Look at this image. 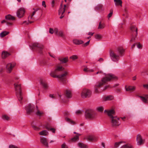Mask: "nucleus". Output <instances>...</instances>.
Returning a JSON list of instances; mask_svg holds the SVG:
<instances>
[{"label": "nucleus", "instance_id": "nucleus-5", "mask_svg": "<svg viewBox=\"0 0 148 148\" xmlns=\"http://www.w3.org/2000/svg\"><path fill=\"white\" fill-rule=\"evenodd\" d=\"M30 47H31L32 49H36L40 53H42V51L43 48L42 45L37 43H33L32 45H30Z\"/></svg>", "mask_w": 148, "mask_h": 148}, {"label": "nucleus", "instance_id": "nucleus-57", "mask_svg": "<svg viewBox=\"0 0 148 148\" xmlns=\"http://www.w3.org/2000/svg\"><path fill=\"white\" fill-rule=\"evenodd\" d=\"M76 113L77 114H79L82 113V112L80 110H78L76 112Z\"/></svg>", "mask_w": 148, "mask_h": 148}, {"label": "nucleus", "instance_id": "nucleus-41", "mask_svg": "<svg viewBox=\"0 0 148 148\" xmlns=\"http://www.w3.org/2000/svg\"><path fill=\"white\" fill-rule=\"evenodd\" d=\"M113 99V97L112 96H108L105 98V100H111Z\"/></svg>", "mask_w": 148, "mask_h": 148}, {"label": "nucleus", "instance_id": "nucleus-62", "mask_svg": "<svg viewBox=\"0 0 148 148\" xmlns=\"http://www.w3.org/2000/svg\"><path fill=\"white\" fill-rule=\"evenodd\" d=\"M49 97H50L52 98H55V97L53 95L50 94L49 95Z\"/></svg>", "mask_w": 148, "mask_h": 148}, {"label": "nucleus", "instance_id": "nucleus-36", "mask_svg": "<svg viewBox=\"0 0 148 148\" xmlns=\"http://www.w3.org/2000/svg\"><path fill=\"white\" fill-rule=\"evenodd\" d=\"M65 120L66 121L70 123L71 124H75V123L74 121H72L70 119L67 117L65 118Z\"/></svg>", "mask_w": 148, "mask_h": 148}, {"label": "nucleus", "instance_id": "nucleus-28", "mask_svg": "<svg viewBox=\"0 0 148 148\" xmlns=\"http://www.w3.org/2000/svg\"><path fill=\"white\" fill-rule=\"evenodd\" d=\"M60 61L62 62L63 63H66L68 61V57H65L64 58H60L59 59Z\"/></svg>", "mask_w": 148, "mask_h": 148}, {"label": "nucleus", "instance_id": "nucleus-53", "mask_svg": "<svg viewBox=\"0 0 148 148\" xmlns=\"http://www.w3.org/2000/svg\"><path fill=\"white\" fill-rule=\"evenodd\" d=\"M84 66L85 67L83 70L84 71L86 72H88L89 69L87 67V66Z\"/></svg>", "mask_w": 148, "mask_h": 148}, {"label": "nucleus", "instance_id": "nucleus-48", "mask_svg": "<svg viewBox=\"0 0 148 148\" xmlns=\"http://www.w3.org/2000/svg\"><path fill=\"white\" fill-rule=\"evenodd\" d=\"M62 148H68L67 146L65 143H63L61 145Z\"/></svg>", "mask_w": 148, "mask_h": 148}, {"label": "nucleus", "instance_id": "nucleus-4", "mask_svg": "<svg viewBox=\"0 0 148 148\" xmlns=\"http://www.w3.org/2000/svg\"><path fill=\"white\" fill-rule=\"evenodd\" d=\"M68 73L66 71H64V73L60 75L53 76V77L54 78H58L60 79L61 82L64 84L66 83V77L68 75Z\"/></svg>", "mask_w": 148, "mask_h": 148}, {"label": "nucleus", "instance_id": "nucleus-2", "mask_svg": "<svg viewBox=\"0 0 148 148\" xmlns=\"http://www.w3.org/2000/svg\"><path fill=\"white\" fill-rule=\"evenodd\" d=\"M124 52V50L122 47H118L115 51L110 50V57L113 61L117 62L120 59L119 55L117 53H119L120 56H122Z\"/></svg>", "mask_w": 148, "mask_h": 148}, {"label": "nucleus", "instance_id": "nucleus-16", "mask_svg": "<svg viewBox=\"0 0 148 148\" xmlns=\"http://www.w3.org/2000/svg\"><path fill=\"white\" fill-rule=\"evenodd\" d=\"M25 11L23 8H20L17 12V16L19 18L22 17L24 15Z\"/></svg>", "mask_w": 148, "mask_h": 148}, {"label": "nucleus", "instance_id": "nucleus-6", "mask_svg": "<svg viewBox=\"0 0 148 148\" xmlns=\"http://www.w3.org/2000/svg\"><path fill=\"white\" fill-rule=\"evenodd\" d=\"M96 114L93 110H87L85 113L86 118L92 119L95 118Z\"/></svg>", "mask_w": 148, "mask_h": 148}, {"label": "nucleus", "instance_id": "nucleus-21", "mask_svg": "<svg viewBox=\"0 0 148 148\" xmlns=\"http://www.w3.org/2000/svg\"><path fill=\"white\" fill-rule=\"evenodd\" d=\"M136 89L135 86H129L127 87H125L126 90L127 91L132 92L135 90Z\"/></svg>", "mask_w": 148, "mask_h": 148}, {"label": "nucleus", "instance_id": "nucleus-12", "mask_svg": "<svg viewBox=\"0 0 148 148\" xmlns=\"http://www.w3.org/2000/svg\"><path fill=\"white\" fill-rule=\"evenodd\" d=\"M15 65L16 64L14 63H9L8 64L6 67L7 72L10 73Z\"/></svg>", "mask_w": 148, "mask_h": 148}, {"label": "nucleus", "instance_id": "nucleus-13", "mask_svg": "<svg viewBox=\"0 0 148 148\" xmlns=\"http://www.w3.org/2000/svg\"><path fill=\"white\" fill-rule=\"evenodd\" d=\"M136 140L137 144L139 145H143L145 142V140L142 139L141 135L139 134L137 135Z\"/></svg>", "mask_w": 148, "mask_h": 148}, {"label": "nucleus", "instance_id": "nucleus-52", "mask_svg": "<svg viewBox=\"0 0 148 148\" xmlns=\"http://www.w3.org/2000/svg\"><path fill=\"white\" fill-rule=\"evenodd\" d=\"M32 127L34 129L38 131L40 130V128L39 127L35 126H33Z\"/></svg>", "mask_w": 148, "mask_h": 148}, {"label": "nucleus", "instance_id": "nucleus-45", "mask_svg": "<svg viewBox=\"0 0 148 148\" xmlns=\"http://www.w3.org/2000/svg\"><path fill=\"white\" fill-rule=\"evenodd\" d=\"M87 139L90 141L93 142L92 136H89L87 137Z\"/></svg>", "mask_w": 148, "mask_h": 148}, {"label": "nucleus", "instance_id": "nucleus-15", "mask_svg": "<svg viewBox=\"0 0 148 148\" xmlns=\"http://www.w3.org/2000/svg\"><path fill=\"white\" fill-rule=\"evenodd\" d=\"M40 141L45 147L47 148L49 147V144L47 138L43 137H41Z\"/></svg>", "mask_w": 148, "mask_h": 148}, {"label": "nucleus", "instance_id": "nucleus-25", "mask_svg": "<svg viewBox=\"0 0 148 148\" xmlns=\"http://www.w3.org/2000/svg\"><path fill=\"white\" fill-rule=\"evenodd\" d=\"M120 148H134L133 146L130 144H127L121 146Z\"/></svg>", "mask_w": 148, "mask_h": 148}, {"label": "nucleus", "instance_id": "nucleus-30", "mask_svg": "<svg viewBox=\"0 0 148 148\" xmlns=\"http://www.w3.org/2000/svg\"><path fill=\"white\" fill-rule=\"evenodd\" d=\"M125 142L124 141H120L119 142H116L114 145V147L115 148H117L119 145L122 143L125 144Z\"/></svg>", "mask_w": 148, "mask_h": 148}, {"label": "nucleus", "instance_id": "nucleus-46", "mask_svg": "<svg viewBox=\"0 0 148 148\" xmlns=\"http://www.w3.org/2000/svg\"><path fill=\"white\" fill-rule=\"evenodd\" d=\"M28 20L29 19H28ZM30 20H28V21H24V22H23V23H25L26 24H28L29 23H32L34 22V21H30Z\"/></svg>", "mask_w": 148, "mask_h": 148}, {"label": "nucleus", "instance_id": "nucleus-29", "mask_svg": "<svg viewBox=\"0 0 148 148\" xmlns=\"http://www.w3.org/2000/svg\"><path fill=\"white\" fill-rule=\"evenodd\" d=\"M39 134L41 135L46 136L48 134V132L46 130H43L39 133Z\"/></svg>", "mask_w": 148, "mask_h": 148}, {"label": "nucleus", "instance_id": "nucleus-8", "mask_svg": "<svg viewBox=\"0 0 148 148\" xmlns=\"http://www.w3.org/2000/svg\"><path fill=\"white\" fill-rule=\"evenodd\" d=\"M119 118L116 116H114L110 119L112 126V127H116L119 126L120 124L119 122Z\"/></svg>", "mask_w": 148, "mask_h": 148}, {"label": "nucleus", "instance_id": "nucleus-64", "mask_svg": "<svg viewBox=\"0 0 148 148\" xmlns=\"http://www.w3.org/2000/svg\"><path fill=\"white\" fill-rule=\"evenodd\" d=\"M98 6L99 7V8L98 7H96V9H97V10H99V8H101L102 7V6L101 5H99Z\"/></svg>", "mask_w": 148, "mask_h": 148}, {"label": "nucleus", "instance_id": "nucleus-61", "mask_svg": "<svg viewBox=\"0 0 148 148\" xmlns=\"http://www.w3.org/2000/svg\"><path fill=\"white\" fill-rule=\"evenodd\" d=\"M143 86L144 88L148 89V84H144L143 85Z\"/></svg>", "mask_w": 148, "mask_h": 148}, {"label": "nucleus", "instance_id": "nucleus-32", "mask_svg": "<svg viewBox=\"0 0 148 148\" xmlns=\"http://www.w3.org/2000/svg\"><path fill=\"white\" fill-rule=\"evenodd\" d=\"M78 146L81 148H87V145L81 143H79L78 144Z\"/></svg>", "mask_w": 148, "mask_h": 148}, {"label": "nucleus", "instance_id": "nucleus-14", "mask_svg": "<svg viewBox=\"0 0 148 148\" xmlns=\"http://www.w3.org/2000/svg\"><path fill=\"white\" fill-rule=\"evenodd\" d=\"M39 82L40 85L43 87L45 90H46L48 88V85L46 81L43 79L40 78Z\"/></svg>", "mask_w": 148, "mask_h": 148}, {"label": "nucleus", "instance_id": "nucleus-24", "mask_svg": "<svg viewBox=\"0 0 148 148\" xmlns=\"http://www.w3.org/2000/svg\"><path fill=\"white\" fill-rule=\"evenodd\" d=\"M80 135V134L77 133V135H76L73 138H72L70 140V141L75 142L77 140H78L79 139V136Z\"/></svg>", "mask_w": 148, "mask_h": 148}, {"label": "nucleus", "instance_id": "nucleus-42", "mask_svg": "<svg viewBox=\"0 0 148 148\" xmlns=\"http://www.w3.org/2000/svg\"><path fill=\"white\" fill-rule=\"evenodd\" d=\"M70 58L72 59L73 60H74L78 58V57L76 55H74L70 57Z\"/></svg>", "mask_w": 148, "mask_h": 148}, {"label": "nucleus", "instance_id": "nucleus-27", "mask_svg": "<svg viewBox=\"0 0 148 148\" xmlns=\"http://www.w3.org/2000/svg\"><path fill=\"white\" fill-rule=\"evenodd\" d=\"M73 43L75 44L79 45L82 44L84 42L81 40L75 39L73 40Z\"/></svg>", "mask_w": 148, "mask_h": 148}, {"label": "nucleus", "instance_id": "nucleus-26", "mask_svg": "<svg viewBox=\"0 0 148 148\" xmlns=\"http://www.w3.org/2000/svg\"><path fill=\"white\" fill-rule=\"evenodd\" d=\"M114 1L116 6H120L122 7V2L121 0H114Z\"/></svg>", "mask_w": 148, "mask_h": 148}, {"label": "nucleus", "instance_id": "nucleus-37", "mask_svg": "<svg viewBox=\"0 0 148 148\" xmlns=\"http://www.w3.org/2000/svg\"><path fill=\"white\" fill-rule=\"evenodd\" d=\"M44 113L42 111H40L39 110H38L36 112V114L39 116H40L42 115Z\"/></svg>", "mask_w": 148, "mask_h": 148}, {"label": "nucleus", "instance_id": "nucleus-17", "mask_svg": "<svg viewBox=\"0 0 148 148\" xmlns=\"http://www.w3.org/2000/svg\"><path fill=\"white\" fill-rule=\"evenodd\" d=\"M104 112L106 113L110 119L114 117V111L113 110H105Z\"/></svg>", "mask_w": 148, "mask_h": 148}, {"label": "nucleus", "instance_id": "nucleus-49", "mask_svg": "<svg viewBox=\"0 0 148 148\" xmlns=\"http://www.w3.org/2000/svg\"><path fill=\"white\" fill-rule=\"evenodd\" d=\"M137 47L139 49H141L142 48L143 46L141 45L140 42H138L137 45Z\"/></svg>", "mask_w": 148, "mask_h": 148}, {"label": "nucleus", "instance_id": "nucleus-22", "mask_svg": "<svg viewBox=\"0 0 148 148\" xmlns=\"http://www.w3.org/2000/svg\"><path fill=\"white\" fill-rule=\"evenodd\" d=\"M65 97L68 98H70L72 96L71 92L69 90H67L64 93Z\"/></svg>", "mask_w": 148, "mask_h": 148}, {"label": "nucleus", "instance_id": "nucleus-31", "mask_svg": "<svg viewBox=\"0 0 148 148\" xmlns=\"http://www.w3.org/2000/svg\"><path fill=\"white\" fill-rule=\"evenodd\" d=\"M6 23L7 25L9 26H11L13 24V23L12 22H9L8 21H7L6 20H3L1 22L2 23Z\"/></svg>", "mask_w": 148, "mask_h": 148}, {"label": "nucleus", "instance_id": "nucleus-38", "mask_svg": "<svg viewBox=\"0 0 148 148\" xmlns=\"http://www.w3.org/2000/svg\"><path fill=\"white\" fill-rule=\"evenodd\" d=\"M105 27L104 24H101V22H100L99 23V25L98 27V29H102Z\"/></svg>", "mask_w": 148, "mask_h": 148}, {"label": "nucleus", "instance_id": "nucleus-10", "mask_svg": "<svg viewBox=\"0 0 148 148\" xmlns=\"http://www.w3.org/2000/svg\"><path fill=\"white\" fill-rule=\"evenodd\" d=\"M54 33L55 34L57 35L58 36L65 38V36L63 32L61 30H59L57 28H55L54 29Z\"/></svg>", "mask_w": 148, "mask_h": 148}, {"label": "nucleus", "instance_id": "nucleus-35", "mask_svg": "<svg viewBox=\"0 0 148 148\" xmlns=\"http://www.w3.org/2000/svg\"><path fill=\"white\" fill-rule=\"evenodd\" d=\"M138 97H140L141 100L145 103H147V99H146V97H145L143 96H138Z\"/></svg>", "mask_w": 148, "mask_h": 148}, {"label": "nucleus", "instance_id": "nucleus-63", "mask_svg": "<svg viewBox=\"0 0 148 148\" xmlns=\"http://www.w3.org/2000/svg\"><path fill=\"white\" fill-rule=\"evenodd\" d=\"M103 58H100L98 60L99 62H103Z\"/></svg>", "mask_w": 148, "mask_h": 148}, {"label": "nucleus", "instance_id": "nucleus-3", "mask_svg": "<svg viewBox=\"0 0 148 148\" xmlns=\"http://www.w3.org/2000/svg\"><path fill=\"white\" fill-rule=\"evenodd\" d=\"M16 93L19 101L21 103V101L23 99V97L22 95V91L21 84L19 83H15L14 84Z\"/></svg>", "mask_w": 148, "mask_h": 148}, {"label": "nucleus", "instance_id": "nucleus-1", "mask_svg": "<svg viewBox=\"0 0 148 148\" xmlns=\"http://www.w3.org/2000/svg\"><path fill=\"white\" fill-rule=\"evenodd\" d=\"M117 77L114 75L112 74H108L106 75L105 77H103L101 81L97 83L95 86V92L96 93L99 92L98 89L101 87L107 82L111 80L115 79Z\"/></svg>", "mask_w": 148, "mask_h": 148}, {"label": "nucleus", "instance_id": "nucleus-7", "mask_svg": "<svg viewBox=\"0 0 148 148\" xmlns=\"http://www.w3.org/2000/svg\"><path fill=\"white\" fill-rule=\"evenodd\" d=\"M92 94L91 91L88 89H84L82 91L81 96L82 98H88L90 97Z\"/></svg>", "mask_w": 148, "mask_h": 148}, {"label": "nucleus", "instance_id": "nucleus-43", "mask_svg": "<svg viewBox=\"0 0 148 148\" xmlns=\"http://www.w3.org/2000/svg\"><path fill=\"white\" fill-rule=\"evenodd\" d=\"M97 110L99 112H102L103 110V108L102 106L98 107L97 108Z\"/></svg>", "mask_w": 148, "mask_h": 148}, {"label": "nucleus", "instance_id": "nucleus-40", "mask_svg": "<svg viewBox=\"0 0 148 148\" xmlns=\"http://www.w3.org/2000/svg\"><path fill=\"white\" fill-rule=\"evenodd\" d=\"M2 118L3 119L8 121L9 120L10 117L6 115H4L2 116Z\"/></svg>", "mask_w": 148, "mask_h": 148}, {"label": "nucleus", "instance_id": "nucleus-51", "mask_svg": "<svg viewBox=\"0 0 148 148\" xmlns=\"http://www.w3.org/2000/svg\"><path fill=\"white\" fill-rule=\"evenodd\" d=\"M134 34L135 35V36H132L130 40V42H133V41H134L135 40V38H136V35L135 34Z\"/></svg>", "mask_w": 148, "mask_h": 148}, {"label": "nucleus", "instance_id": "nucleus-23", "mask_svg": "<svg viewBox=\"0 0 148 148\" xmlns=\"http://www.w3.org/2000/svg\"><path fill=\"white\" fill-rule=\"evenodd\" d=\"M61 5H61L60 8L59 10V15H60L61 14H63L65 10V7H66V5H64V8L61 7Z\"/></svg>", "mask_w": 148, "mask_h": 148}, {"label": "nucleus", "instance_id": "nucleus-54", "mask_svg": "<svg viewBox=\"0 0 148 148\" xmlns=\"http://www.w3.org/2000/svg\"><path fill=\"white\" fill-rule=\"evenodd\" d=\"M49 32L51 34H53L54 32V30L53 29L50 28L49 30Z\"/></svg>", "mask_w": 148, "mask_h": 148}, {"label": "nucleus", "instance_id": "nucleus-44", "mask_svg": "<svg viewBox=\"0 0 148 148\" xmlns=\"http://www.w3.org/2000/svg\"><path fill=\"white\" fill-rule=\"evenodd\" d=\"M46 128L48 130H50L53 133H55L56 130L54 128H49V127H46Z\"/></svg>", "mask_w": 148, "mask_h": 148}, {"label": "nucleus", "instance_id": "nucleus-50", "mask_svg": "<svg viewBox=\"0 0 148 148\" xmlns=\"http://www.w3.org/2000/svg\"><path fill=\"white\" fill-rule=\"evenodd\" d=\"M112 14H113V10H110V12L109 14H108V18H109L110 17L112 16Z\"/></svg>", "mask_w": 148, "mask_h": 148}, {"label": "nucleus", "instance_id": "nucleus-59", "mask_svg": "<svg viewBox=\"0 0 148 148\" xmlns=\"http://www.w3.org/2000/svg\"><path fill=\"white\" fill-rule=\"evenodd\" d=\"M42 5L44 7H46V5L45 4V1H43L42 2Z\"/></svg>", "mask_w": 148, "mask_h": 148}, {"label": "nucleus", "instance_id": "nucleus-20", "mask_svg": "<svg viewBox=\"0 0 148 148\" xmlns=\"http://www.w3.org/2000/svg\"><path fill=\"white\" fill-rule=\"evenodd\" d=\"M10 55V54L6 51H3L1 54V57L3 59H5Z\"/></svg>", "mask_w": 148, "mask_h": 148}, {"label": "nucleus", "instance_id": "nucleus-60", "mask_svg": "<svg viewBox=\"0 0 148 148\" xmlns=\"http://www.w3.org/2000/svg\"><path fill=\"white\" fill-rule=\"evenodd\" d=\"M99 73H100L101 74H103V72L102 71H98V72H97L96 73V74H97Z\"/></svg>", "mask_w": 148, "mask_h": 148}, {"label": "nucleus", "instance_id": "nucleus-18", "mask_svg": "<svg viewBox=\"0 0 148 148\" xmlns=\"http://www.w3.org/2000/svg\"><path fill=\"white\" fill-rule=\"evenodd\" d=\"M5 19L7 21L9 22H12L13 21L15 20V18L10 14H8L5 16Z\"/></svg>", "mask_w": 148, "mask_h": 148}, {"label": "nucleus", "instance_id": "nucleus-33", "mask_svg": "<svg viewBox=\"0 0 148 148\" xmlns=\"http://www.w3.org/2000/svg\"><path fill=\"white\" fill-rule=\"evenodd\" d=\"M9 33V32L4 31L1 32L0 34V36L1 37H3L8 34Z\"/></svg>", "mask_w": 148, "mask_h": 148}, {"label": "nucleus", "instance_id": "nucleus-58", "mask_svg": "<svg viewBox=\"0 0 148 148\" xmlns=\"http://www.w3.org/2000/svg\"><path fill=\"white\" fill-rule=\"evenodd\" d=\"M54 3L55 1L54 0H53L51 3V6L52 8H54Z\"/></svg>", "mask_w": 148, "mask_h": 148}, {"label": "nucleus", "instance_id": "nucleus-47", "mask_svg": "<svg viewBox=\"0 0 148 148\" xmlns=\"http://www.w3.org/2000/svg\"><path fill=\"white\" fill-rule=\"evenodd\" d=\"M93 141H95L97 140L98 137L95 136H92Z\"/></svg>", "mask_w": 148, "mask_h": 148}, {"label": "nucleus", "instance_id": "nucleus-19", "mask_svg": "<svg viewBox=\"0 0 148 148\" xmlns=\"http://www.w3.org/2000/svg\"><path fill=\"white\" fill-rule=\"evenodd\" d=\"M130 29L133 32V34H135L136 36H137V28L134 25H131L130 27Z\"/></svg>", "mask_w": 148, "mask_h": 148}, {"label": "nucleus", "instance_id": "nucleus-55", "mask_svg": "<svg viewBox=\"0 0 148 148\" xmlns=\"http://www.w3.org/2000/svg\"><path fill=\"white\" fill-rule=\"evenodd\" d=\"M90 41V40H89L88 41V42H86V43H84L83 45V46L84 47H86V46H87V45H88Z\"/></svg>", "mask_w": 148, "mask_h": 148}, {"label": "nucleus", "instance_id": "nucleus-11", "mask_svg": "<svg viewBox=\"0 0 148 148\" xmlns=\"http://www.w3.org/2000/svg\"><path fill=\"white\" fill-rule=\"evenodd\" d=\"M27 113L28 114H30L33 112L34 107L32 105L29 104L25 107Z\"/></svg>", "mask_w": 148, "mask_h": 148}, {"label": "nucleus", "instance_id": "nucleus-34", "mask_svg": "<svg viewBox=\"0 0 148 148\" xmlns=\"http://www.w3.org/2000/svg\"><path fill=\"white\" fill-rule=\"evenodd\" d=\"M95 38L98 40H100L102 38V36L100 34H97L95 36Z\"/></svg>", "mask_w": 148, "mask_h": 148}, {"label": "nucleus", "instance_id": "nucleus-9", "mask_svg": "<svg viewBox=\"0 0 148 148\" xmlns=\"http://www.w3.org/2000/svg\"><path fill=\"white\" fill-rule=\"evenodd\" d=\"M64 68L60 65L57 66L54 71H52L50 73V75L53 77V76L56 75L58 72L61 71L64 69Z\"/></svg>", "mask_w": 148, "mask_h": 148}, {"label": "nucleus", "instance_id": "nucleus-39", "mask_svg": "<svg viewBox=\"0 0 148 148\" xmlns=\"http://www.w3.org/2000/svg\"><path fill=\"white\" fill-rule=\"evenodd\" d=\"M36 12L35 10H34V11L32 13V14L31 15H30L29 16L28 18L29 20H31L32 19H34V18H32V16L34 15L36 13Z\"/></svg>", "mask_w": 148, "mask_h": 148}, {"label": "nucleus", "instance_id": "nucleus-56", "mask_svg": "<svg viewBox=\"0 0 148 148\" xmlns=\"http://www.w3.org/2000/svg\"><path fill=\"white\" fill-rule=\"evenodd\" d=\"M9 148H18L16 146L12 145H10L9 146Z\"/></svg>", "mask_w": 148, "mask_h": 148}]
</instances>
